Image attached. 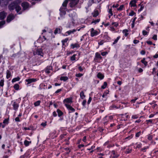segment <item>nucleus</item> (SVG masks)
<instances>
[{
    "label": "nucleus",
    "instance_id": "f257e3e1",
    "mask_svg": "<svg viewBox=\"0 0 158 158\" xmlns=\"http://www.w3.org/2000/svg\"><path fill=\"white\" fill-rule=\"evenodd\" d=\"M20 3L19 1H15L12 2L8 6L9 10H13L15 9L17 12H18L21 10V7L19 4Z\"/></svg>",
    "mask_w": 158,
    "mask_h": 158
},
{
    "label": "nucleus",
    "instance_id": "f03ea898",
    "mask_svg": "<svg viewBox=\"0 0 158 158\" xmlns=\"http://www.w3.org/2000/svg\"><path fill=\"white\" fill-rule=\"evenodd\" d=\"M111 7L115 8L114 9V11H116L119 12L123 10H125V9L124 5H122L119 6V5L118 3H114L112 6H111Z\"/></svg>",
    "mask_w": 158,
    "mask_h": 158
},
{
    "label": "nucleus",
    "instance_id": "7ed1b4c3",
    "mask_svg": "<svg viewBox=\"0 0 158 158\" xmlns=\"http://www.w3.org/2000/svg\"><path fill=\"white\" fill-rule=\"evenodd\" d=\"M68 3V0H65L62 4V6L60 9V14L64 15L66 14L65 10L66 9V6Z\"/></svg>",
    "mask_w": 158,
    "mask_h": 158
},
{
    "label": "nucleus",
    "instance_id": "20e7f679",
    "mask_svg": "<svg viewBox=\"0 0 158 158\" xmlns=\"http://www.w3.org/2000/svg\"><path fill=\"white\" fill-rule=\"evenodd\" d=\"M72 98L70 97L65 99L63 100V103L66 107L67 106L70 105L69 104L72 103Z\"/></svg>",
    "mask_w": 158,
    "mask_h": 158
},
{
    "label": "nucleus",
    "instance_id": "39448f33",
    "mask_svg": "<svg viewBox=\"0 0 158 158\" xmlns=\"http://www.w3.org/2000/svg\"><path fill=\"white\" fill-rule=\"evenodd\" d=\"M34 55H38L41 56H43L44 53L43 52L41 48H38L36 51H34L33 52Z\"/></svg>",
    "mask_w": 158,
    "mask_h": 158
},
{
    "label": "nucleus",
    "instance_id": "423d86ee",
    "mask_svg": "<svg viewBox=\"0 0 158 158\" xmlns=\"http://www.w3.org/2000/svg\"><path fill=\"white\" fill-rule=\"evenodd\" d=\"M70 2L69 5L71 7H75L77 4L79 0H69Z\"/></svg>",
    "mask_w": 158,
    "mask_h": 158
},
{
    "label": "nucleus",
    "instance_id": "0eeeda50",
    "mask_svg": "<svg viewBox=\"0 0 158 158\" xmlns=\"http://www.w3.org/2000/svg\"><path fill=\"white\" fill-rule=\"evenodd\" d=\"M110 38L107 36H106L104 37V40H101L98 41V44L99 45H101L103 44L104 43L109 40Z\"/></svg>",
    "mask_w": 158,
    "mask_h": 158
},
{
    "label": "nucleus",
    "instance_id": "6e6552de",
    "mask_svg": "<svg viewBox=\"0 0 158 158\" xmlns=\"http://www.w3.org/2000/svg\"><path fill=\"white\" fill-rule=\"evenodd\" d=\"M79 58V55L77 54H73L70 57V60L72 61L75 62L78 60Z\"/></svg>",
    "mask_w": 158,
    "mask_h": 158
},
{
    "label": "nucleus",
    "instance_id": "1a4fd4ad",
    "mask_svg": "<svg viewBox=\"0 0 158 158\" xmlns=\"http://www.w3.org/2000/svg\"><path fill=\"white\" fill-rule=\"evenodd\" d=\"M8 3V0H0V6L4 7L7 6Z\"/></svg>",
    "mask_w": 158,
    "mask_h": 158
},
{
    "label": "nucleus",
    "instance_id": "9d476101",
    "mask_svg": "<svg viewBox=\"0 0 158 158\" xmlns=\"http://www.w3.org/2000/svg\"><path fill=\"white\" fill-rule=\"evenodd\" d=\"M110 158H114L118 157L119 155L116 153L114 151H112L110 152Z\"/></svg>",
    "mask_w": 158,
    "mask_h": 158
},
{
    "label": "nucleus",
    "instance_id": "9b49d317",
    "mask_svg": "<svg viewBox=\"0 0 158 158\" xmlns=\"http://www.w3.org/2000/svg\"><path fill=\"white\" fill-rule=\"evenodd\" d=\"M15 18V16L13 14H10L7 17V22H10L11 20H13Z\"/></svg>",
    "mask_w": 158,
    "mask_h": 158
},
{
    "label": "nucleus",
    "instance_id": "f8f14e48",
    "mask_svg": "<svg viewBox=\"0 0 158 158\" xmlns=\"http://www.w3.org/2000/svg\"><path fill=\"white\" fill-rule=\"evenodd\" d=\"M91 35L93 37L99 34L100 33L99 30H91Z\"/></svg>",
    "mask_w": 158,
    "mask_h": 158
},
{
    "label": "nucleus",
    "instance_id": "ddd939ff",
    "mask_svg": "<svg viewBox=\"0 0 158 158\" xmlns=\"http://www.w3.org/2000/svg\"><path fill=\"white\" fill-rule=\"evenodd\" d=\"M7 15V13L4 11H2L0 13V19H4L6 17Z\"/></svg>",
    "mask_w": 158,
    "mask_h": 158
},
{
    "label": "nucleus",
    "instance_id": "4468645a",
    "mask_svg": "<svg viewBox=\"0 0 158 158\" xmlns=\"http://www.w3.org/2000/svg\"><path fill=\"white\" fill-rule=\"evenodd\" d=\"M71 48L72 49H74L75 48H78L80 47L79 44L77 43H76L75 44H71Z\"/></svg>",
    "mask_w": 158,
    "mask_h": 158
},
{
    "label": "nucleus",
    "instance_id": "2eb2a0df",
    "mask_svg": "<svg viewBox=\"0 0 158 158\" xmlns=\"http://www.w3.org/2000/svg\"><path fill=\"white\" fill-rule=\"evenodd\" d=\"M22 6L24 10L27 9L29 6V4L27 2H23L22 3Z\"/></svg>",
    "mask_w": 158,
    "mask_h": 158
},
{
    "label": "nucleus",
    "instance_id": "dca6fc26",
    "mask_svg": "<svg viewBox=\"0 0 158 158\" xmlns=\"http://www.w3.org/2000/svg\"><path fill=\"white\" fill-rule=\"evenodd\" d=\"M136 2L134 0H132L129 3V5L131 7H135L136 6Z\"/></svg>",
    "mask_w": 158,
    "mask_h": 158
},
{
    "label": "nucleus",
    "instance_id": "f3484780",
    "mask_svg": "<svg viewBox=\"0 0 158 158\" xmlns=\"http://www.w3.org/2000/svg\"><path fill=\"white\" fill-rule=\"evenodd\" d=\"M104 145L107 146V148H110L111 147H113L114 146V145L113 144H111L110 143L109 141H107L104 144Z\"/></svg>",
    "mask_w": 158,
    "mask_h": 158
},
{
    "label": "nucleus",
    "instance_id": "a211bd4d",
    "mask_svg": "<svg viewBox=\"0 0 158 158\" xmlns=\"http://www.w3.org/2000/svg\"><path fill=\"white\" fill-rule=\"evenodd\" d=\"M36 81H37V80L36 79H34V78L28 79H26V81L27 82L28 84H30L33 82H35Z\"/></svg>",
    "mask_w": 158,
    "mask_h": 158
},
{
    "label": "nucleus",
    "instance_id": "6ab92c4d",
    "mask_svg": "<svg viewBox=\"0 0 158 158\" xmlns=\"http://www.w3.org/2000/svg\"><path fill=\"white\" fill-rule=\"evenodd\" d=\"M112 7L108 9V17L109 19L113 15Z\"/></svg>",
    "mask_w": 158,
    "mask_h": 158
},
{
    "label": "nucleus",
    "instance_id": "aec40b11",
    "mask_svg": "<svg viewBox=\"0 0 158 158\" xmlns=\"http://www.w3.org/2000/svg\"><path fill=\"white\" fill-rule=\"evenodd\" d=\"M97 77L100 80H102L104 78V75L103 74L101 73H98L97 74Z\"/></svg>",
    "mask_w": 158,
    "mask_h": 158
},
{
    "label": "nucleus",
    "instance_id": "412c9836",
    "mask_svg": "<svg viewBox=\"0 0 158 158\" xmlns=\"http://www.w3.org/2000/svg\"><path fill=\"white\" fill-rule=\"evenodd\" d=\"M95 58L97 60L101 59L102 58V57L101 56V55L99 53L97 52L95 53Z\"/></svg>",
    "mask_w": 158,
    "mask_h": 158
},
{
    "label": "nucleus",
    "instance_id": "4be33fe9",
    "mask_svg": "<svg viewBox=\"0 0 158 158\" xmlns=\"http://www.w3.org/2000/svg\"><path fill=\"white\" fill-rule=\"evenodd\" d=\"M13 107L14 109V110H17L19 107V104L18 103H16L15 102H14L13 104Z\"/></svg>",
    "mask_w": 158,
    "mask_h": 158
},
{
    "label": "nucleus",
    "instance_id": "5701e85b",
    "mask_svg": "<svg viewBox=\"0 0 158 158\" xmlns=\"http://www.w3.org/2000/svg\"><path fill=\"white\" fill-rule=\"evenodd\" d=\"M52 69V67L51 66H47L45 69V72L48 74L49 73H50V71Z\"/></svg>",
    "mask_w": 158,
    "mask_h": 158
},
{
    "label": "nucleus",
    "instance_id": "b1692460",
    "mask_svg": "<svg viewBox=\"0 0 158 158\" xmlns=\"http://www.w3.org/2000/svg\"><path fill=\"white\" fill-rule=\"evenodd\" d=\"M66 107L69 110L71 111V112H74L75 111V109L72 107L70 105L67 106H66Z\"/></svg>",
    "mask_w": 158,
    "mask_h": 158
},
{
    "label": "nucleus",
    "instance_id": "393cba45",
    "mask_svg": "<svg viewBox=\"0 0 158 158\" xmlns=\"http://www.w3.org/2000/svg\"><path fill=\"white\" fill-rule=\"evenodd\" d=\"M99 11L97 10H94V12L92 13L93 16L94 17H96L98 16L99 15Z\"/></svg>",
    "mask_w": 158,
    "mask_h": 158
},
{
    "label": "nucleus",
    "instance_id": "a878e982",
    "mask_svg": "<svg viewBox=\"0 0 158 158\" xmlns=\"http://www.w3.org/2000/svg\"><path fill=\"white\" fill-rule=\"evenodd\" d=\"M6 77L7 79H8L11 77V72L10 71L7 70L6 72Z\"/></svg>",
    "mask_w": 158,
    "mask_h": 158
},
{
    "label": "nucleus",
    "instance_id": "bb28decb",
    "mask_svg": "<svg viewBox=\"0 0 158 158\" xmlns=\"http://www.w3.org/2000/svg\"><path fill=\"white\" fill-rule=\"evenodd\" d=\"M20 78L19 77H17L14 78L11 81H12V83H13L16 81H19L20 80Z\"/></svg>",
    "mask_w": 158,
    "mask_h": 158
},
{
    "label": "nucleus",
    "instance_id": "cd10ccee",
    "mask_svg": "<svg viewBox=\"0 0 158 158\" xmlns=\"http://www.w3.org/2000/svg\"><path fill=\"white\" fill-rule=\"evenodd\" d=\"M80 97L82 99H84L85 98V96L84 94V93L83 91H82L80 92Z\"/></svg>",
    "mask_w": 158,
    "mask_h": 158
},
{
    "label": "nucleus",
    "instance_id": "c85d7f7f",
    "mask_svg": "<svg viewBox=\"0 0 158 158\" xmlns=\"http://www.w3.org/2000/svg\"><path fill=\"white\" fill-rule=\"evenodd\" d=\"M68 79V77L66 76H62L60 78V80L61 81H66Z\"/></svg>",
    "mask_w": 158,
    "mask_h": 158
},
{
    "label": "nucleus",
    "instance_id": "c756f323",
    "mask_svg": "<svg viewBox=\"0 0 158 158\" xmlns=\"http://www.w3.org/2000/svg\"><path fill=\"white\" fill-rule=\"evenodd\" d=\"M94 3H95L94 0H89L88 3V6H90Z\"/></svg>",
    "mask_w": 158,
    "mask_h": 158
},
{
    "label": "nucleus",
    "instance_id": "7c9ffc66",
    "mask_svg": "<svg viewBox=\"0 0 158 158\" xmlns=\"http://www.w3.org/2000/svg\"><path fill=\"white\" fill-rule=\"evenodd\" d=\"M9 117H8V118L5 119L4 120L3 123L5 125H7L9 123Z\"/></svg>",
    "mask_w": 158,
    "mask_h": 158
},
{
    "label": "nucleus",
    "instance_id": "2f4dec72",
    "mask_svg": "<svg viewBox=\"0 0 158 158\" xmlns=\"http://www.w3.org/2000/svg\"><path fill=\"white\" fill-rule=\"evenodd\" d=\"M14 88L15 90H18L19 89V84H16L14 86Z\"/></svg>",
    "mask_w": 158,
    "mask_h": 158
},
{
    "label": "nucleus",
    "instance_id": "473e14b6",
    "mask_svg": "<svg viewBox=\"0 0 158 158\" xmlns=\"http://www.w3.org/2000/svg\"><path fill=\"white\" fill-rule=\"evenodd\" d=\"M57 112L58 113V116L59 117L61 116L63 114V112L60 110L59 109L57 110Z\"/></svg>",
    "mask_w": 158,
    "mask_h": 158
},
{
    "label": "nucleus",
    "instance_id": "72a5a7b5",
    "mask_svg": "<svg viewBox=\"0 0 158 158\" xmlns=\"http://www.w3.org/2000/svg\"><path fill=\"white\" fill-rule=\"evenodd\" d=\"M141 62L144 64L145 66H146L148 64V62L145 60V59L143 58L141 60Z\"/></svg>",
    "mask_w": 158,
    "mask_h": 158
},
{
    "label": "nucleus",
    "instance_id": "f704fd0d",
    "mask_svg": "<svg viewBox=\"0 0 158 158\" xmlns=\"http://www.w3.org/2000/svg\"><path fill=\"white\" fill-rule=\"evenodd\" d=\"M74 30H73V31H67L66 33L64 34V36H67L68 35H69L71 32H73L74 31Z\"/></svg>",
    "mask_w": 158,
    "mask_h": 158
},
{
    "label": "nucleus",
    "instance_id": "c9c22d12",
    "mask_svg": "<svg viewBox=\"0 0 158 158\" xmlns=\"http://www.w3.org/2000/svg\"><path fill=\"white\" fill-rule=\"evenodd\" d=\"M31 143V142L28 141L27 140H25L24 141V144L26 146H28L30 143Z\"/></svg>",
    "mask_w": 158,
    "mask_h": 158
},
{
    "label": "nucleus",
    "instance_id": "e433bc0d",
    "mask_svg": "<svg viewBox=\"0 0 158 158\" xmlns=\"http://www.w3.org/2000/svg\"><path fill=\"white\" fill-rule=\"evenodd\" d=\"M107 85V83L106 82H104L103 85L101 86V88L102 89H105Z\"/></svg>",
    "mask_w": 158,
    "mask_h": 158
},
{
    "label": "nucleus",
    "instance_id": "4c0bfd02",
    "mask_svg": "<svg viewBox=\"0 0 158 158\" xmlns=\"http://www.w3.org/2000/svg\"><path fill=\"white\" fill-rule=\"evenodd\" d=\"M128 30H123V33L125 36H127L128 35Z\"/></svg>",
    "mask_w": 158,
    "mask_h": 158
},
{
    "label": "nucleus",
    "instance_id": "58836bf2",
    "mask_svg": "<svg viewBox=\"0 0 158 158\" xmlns=\"http://www.w3.org/2000/svg\"><path fill=\"white\" fill-rule=\"evenodd\" d=\"M41 101L40 100L34 103L35 106H37L40 105Z\"/></svg>",
    "mask_w": 158,
    "mask_h": 158
},
{
    "label": "nucleus",
    "instance_id": "ea45409f",
    "mask_svg": "<svg viewBox=\"0 0 158 158\" xmlns=\"http://www.w3.org/2000/svg\"><path fill=\"white\" fill-rule=\"evenodd\" d=\"M136 13L133 11L131 10V12L129 13V15L130 16H133L135 15Z\"/></svg>",
    "mask_w": 158,
    "mask_h": 158
},
{
    "label": "nucleus",
    "instance_id": "a19ab883",
    "mask_svg": "<svg viewBox=\"0 0 158 158\" xmlns=\"http://www.w3.org/2000/svg\"><path fill=\"white\" fill-rule=\"evenodd\" d=\"M112 25L113 27H116L118 25V23L117 22H113L112 23Z\"/></svg>",
    "mask_w": 158,
    "mask_h": 158
},
{
    "label": "nucleus",
    "instance_id": "79ce46f5",
    "mask_svg": "<svg viewBox=\"0 0 158 158\" xmlns=\"http://www.w3.org/2000/svg\"><path fill=\"white\" fill-rule=\"evenodd\" d=\"M120 38V36L118 37L115 40L114 42L113 43V44H116V43H117V42H118V41L119 39Z\"/></svg>",
    "mask_w": 158,
    "mask_h": 158
},
{
    "label": "nucleus",
    "instance_id": "37998d69",
    "mask_svg": "<svg viewBox=\"0 0 158 158\" xmlns=\"http://www.w3.org/2000/svg\"><path fill=\"white\" fill-rule=\"evenodd\" d=\"M139 115L138 114L133 115L132 116L131 118L133 119H136L138 118Z\"/></svg>",
    "mask_w": 158,
    "mask_h": 158
},
{
    "label": "nucleus",
    "instance_id": "c03bdc74",
    "mask_svg": "<svg viewBox=\"0 0 158 158\" xmlns=\"http://www.w3.org/2000/svg\"><path fill=\"white\" fill-rule=\"evenodd\" d=\"M4 84V80L3 79L1 80L0 81V86H3Z\"/></svg>",
    "mask_w": 158,
    "mask_h": 158
},
{
    "label": "nucleus",
    "instance_id": "a18cd8bd",
    "mask_svg": "<svg viewBox=\"0 0 158 158\" xmlns=\"http://www.w3.org/2000/svg\"><path fill=\"white\" fill-rule=\"evenodd\" d=\"M153 121L152 119H149L146 120L147 123V124H149V123H153Z\"/></svg>",
    "mask_w": 158,
    "mask_h": 158
},
{
    "label": "nucleus",
    "instance_id": "49530a36",
    "mask_svg": "<svg viewBox=\"0 0 158 158\" xmlns=\"http://www.w3.org/2000/svg\"><path fill=\"white\" fill-rule=\"evenodd\" d=\"M100 21V19H97L94 20L93 21L92 23H94L95 24L99 22Z\"/></svg>",
    "mask_w": 158,
    "mask_h": 158
},
{
    "label": "nucleus",
    "instance_id": "de8ad7c7",
    "mask_svg": "<svg viewBox=\"0 0 158 158\" xmlns=\"http://www.w3.org/2000/svg\"><path fill=\"white\" fill-rule=\"evenodd\" d=\"M5 21H2L0 22V28L2 27L3 25L5 24Z\"/></svg>",
    "mask_w": 158,
    "mask_h": 158
},
{
    "label": "nucleus",
    "instance_id": "09e8293b",
    "mask_svg": "<svg viewBox=\"0 0 158 158\" xmlns=\"http://www.w3.org/2000/svg\"><path fill=\"white\" fill-rule=\"evenodd\" d=\"M136 147L138 148H139L142 147V144L140 143H138L136 144Z\"/></svg>",
    "mask_w": 158,
    "mask_h": 158
},
{
    "label": "nucleus",
    "instance_id": "8fccbe9b",
    "mask_svg": "<svg viewBox=\"0 0 158 158\" xmlns=\"http://www.w3.org/2000/svg\"><path fill=\"white\" fill-rule=\"evenodd\" d=\"M141 131H139L136 134L135 136L136 137H138L141 135Z\"/></svg>",
    "mask_w": 158,
    "mask_h": 158
},
{
    "label": "nucleus",
    "instance_id": "3c124183",
    "mask_svg": "<svg viewBox=\"0 0 158 158\" xmlns=\"http://www.w3.org/2000/svg\"><path fill=\"white\" fill-rule=\"evenodd\" d=\"M148 32L146 30H143V34L144 35H145L148 34Z\"/></svg>",
    "mask_w": 158,
    "mask_h": 158
},
{
    "label": "nucleus",
    "instance_id": "603ef678",
    "mask_svg": "<svg viewBox=\"0 0 158 158\" xmlns=\"http://www.w3.org/2000/svg\"><path fill=\"white\" fill-rule=\"evenodd\" d=\"M68 40V38H66L65 39L62 40V42L63 43V44H64V43L67 42Z\"/></svg>",
    "mask_w": 158,
    "mask_h": 158
},
{
    "label": "nucleus",
    "instance_id": "864d4df0",
    "mask_svg": "<svg viewBox=\"0 0 158 158\" xmlns=\"http://www.w3.org/2000/svg\"><path fill=\"white\" fill-rule=\"evenodd\" d=\"M137 18L136 17L134 16L133 19H132L131 20L132 21V23L134 24L135 23V22L136 19Z\"/></svg>",
    "mask_w": 158,
    "mask_h": 158
},
{
    "label": "nucleus",
    "instance_id": "5fc2aeb1",
    "mask_svg": "<svg viewBox=\"0 0 158 158\" xmlns=\"http://www.w3.org/2000/svg\"><path fill=\"white\" fill-rule=\"evenodd\" d=\"M108 53L107 52H104L101 53V55L102 56H105Z\"/></svg>",
    "mask_w": 158,
    "mask_h": 158
},
{
    "label": "nucleus",
    "instance_id": "6e6d98bb",
    "mask_svg": "<svg viewBox=\"0 0 158 158\" xmlns=\"http://www.w3.org/2000/svg\"><path fill=\"white\" fill-rule=\"evenodd\" d=\"M123 118L126 117V119L129 118V116L127 114H124L123 115Z\"/></svg>",
    "mask_w": 158,
    "mask_h": 158
},
{
    "label": "nucleus",
    "instance_id": "4d7b16f0",
    "mask_svg": "<svg viewBox=\"0 0 158 158\" xmlns=\"http://www.w3.org/2000/svg\"><path fill=\"white\" fill-rule=\"evenodd\" d=\"M41 125L43 127H45L47 125V122H43L41 123Z\"/></svg>",
    "mask_w": 158,
    "mask_h": 158
},
{
    "label": "nucleus",
    "instance_id": "13d9d810",
    "mask_svg": "<svg viewBox=\"0 0 158 158\" xmlns=\"http://www.w3.org/2000/svg\"><path fill=\"white\" fill-rule=\"evenodd\" d=\"M86 103V100H83L82 103V105L83 106H85Z\"/></svg>",
    "mask_w": 158,
    "mask_h": 158
},
{
    "label": "nucleus",
    "instance_id": "bf43d9fd",
    "mask_svg": "<svg viewBox=\"0 0 158 158\" xmlns=\"http://www.w3.org/2000/svg\"><path fill=\"white\" fill-rule=\"evenodd\" d=\"M83 76V74L80 73L77 74H76V76L78 77H80Z\"/></svg>",
    "mask_w": 158,
    "mask_h": 158
},
{
    "label": "nucleus",
    "instance_id": "052dcab7",
    "mask_svg": "<svg viewBox=\"0 0 158 158\" xmlns=\"http://www.w3.org/2000/svg\"><path fill=\"white\" fill-rule=\"evenodd\" d=\"M143 8H144V6L141 5V7H140V9L139 10H138V12L141 11L143 9Z\"/></svg>",
    "mask_w": 158,
    "mask_h": 158
},
{
    "label": "nucleus",
    "instance_id": "680f3d73",
    "mask_svg": "<svg viewBox=\"0 0 158 158\" xmlns=\"http://www.w3.org/2000/svg\"><path fill=\"white\" fill-rule=\"evenodd\" d=\"M92 100V98L91 97H89L87 103L88 104H89Z\"/></svg>",
    "mask_w": 158,
    "mask_h": 158
},
{
    "label": "nucleus",
    "instance_id": "e2e57ef3",
    "mask_svg": "<svg viewBox=\"0 0 158 158\" xmlns=\"http://www.w3.org/2000/svg\"><path fill=\"white\" fill-rule=\"evenodd\" d=\"M152 39L155 40H157V35H154L152 37Z\"/></svg>",
    "mask_w": 158,
    "mask_h": 158
},
{
    "label": "nucleus",
    "instance_id": "0e129e2a",
    "mask_svg": "<svg viewBox=\"0 0 158 158\" xmlns=\"http://www.w3.org/2000/svg\"><path fill=\"white\" fill-rule=\"evenodd\" d=\"M153 57L155 58H157L158 57V52H157L156 54L153 56Z\"/></svg>",
    "mask_w": 158,
    "mask_h": 158
},
{
    "label": "nucleus",
    "instance_id": "69168bd1",
    "mask_svg": "<svg viewBox=\"0 0 158 158\" xmlns=\"http://www.w3.org/2000/svg\"><path fill=\"white\" fill-rule=\"evenodd\" d=\"M148 148V146L144 147L142 149V150L143 151H145L146 149Z\"/></svg>",
    "mask_w": 158,
    "mask_h": 158
},
{
    "label": "nucleus",
    "instance_id": "338daca9",
    "mask_svg": "<svg viewBox=\"0 0 158 158\" xmlns=\"http://www.w3.org/2000/svg\"><path fill=\"white\" fill-rule=\"evenodd\" d=\"M62 90L61 89H59L57 90L55 92V93L57 94L61 91Z\"/></svg>",
    "mask_w": 158,
    "mask_h": 158
},
{
    "label": "nucleus",
    "instance_id": "774afa93",
    "mask_svg": "<svg viewBox=\"0 0 158 158\" xmlns=\"http://www.w3.org/2000/svg\"><path fill=\"white\" fill-rule=\"evenodd\" d=\"M139 42V40H135L133 41V43L135 44H136L138 43Z\"/></svg>",
    "mask_w": 158,
    "mask_h": 158
}]
</instances>
